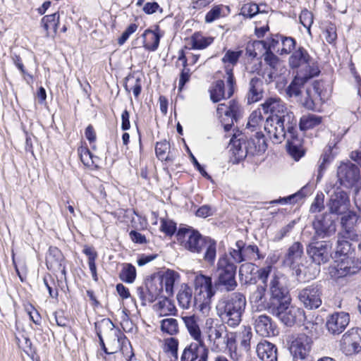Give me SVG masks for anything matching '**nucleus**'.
<instances>
[{
    "instance_id": "nucleus-47",
    "label": "nucleus",
    "mask_w": 361,
    "mask_h": 361,
    "mask_svg": "<svg viewBox=\"0 0 361 361\" xmlns=\"http://www.w3.org/2000/svg\"><path fill=\"white\" fill-rule=\"evenodd\" d=\"M322 122L321 116L315 114H308L301 117L300 121V128L302 130L312 128Z\"/></svg>"
},
{
    "instance_id": "nucleus-25",
    "label": "nucleus",
    "mask_w": 361,
    "mask_h": 361,
    "mask_svg": "<svg viewBox=\"0 0 361 361\" xmlns=\"http://www.w3.org/2000/svg\"><path fill=\"white\" fill-rule=\"evenodd\" d=\"M255 329L257 334L263 337H269L277 334L276 326L272 322L271 319L265 314L256 317Z\"/></svg>"
},
{
    "instance_id": "nucleus-5",
    "label": "nucleus",
    "mask_w": 361,
    "mask_h": 361,
    "mask_svg": "<svg viewBox=\"0 0 361 361\" xmlns=\"http://www.w3.org/2000/svg\"><path fill=\"white\" fill-rule=\"evenodd\" d=\"M288 63L295 75L301 71L309 77H316L320 73L317 64L303 47H299L292 53Z\"/></svg>"
},
{
    "instance_id": "nucleus-59",
    "label": "nucleus",
    "mask_w": 361,
    "mask_h": 361,
    "mask_svg": "<svg viewBox=\"0 0 361 361\" xmlns=\"http://www.w3.org/2000/svg\"><path fill=\"white\" fill-rule=\"evenodd\" d=\"M160 231L166 235L172 236L176 231V224L171 220L161 219Z\"/></svg>"
},
{
    "instance_id": "nucleus-52",
    "label": "nucleus",
    "mask_w": 361,
    "mask_h": 361,
    "mask_svg": "<svg viewBox=\"0 0 361 361\" xmlns=\"http://www.w3.org/2000/svg\"><path fill=\"white\" fill-rule=\"evenodd\" d=\"M334 159L332 154V149L329 147L324 151L319 161L317 180H319L323 176V172L326 169V164H329Z\"/></svg>"
},
{
    "instance_id": "nucleus-34",
    "label": "nucleus",
    "mask_w": 361,
    "mask_h": 361,
    "mask_svg": "<svg viewBox=\"0 0 361 361\" xmlns=\"http://www.w3.org/2000/svg\"><path fill=\"white\" fill-rule=\"evenodd\" d=\"M262 86L263 82L262 79L257 77L251 78L247 93L248 103L257 102L262 99L263 95Z\"/></svg>"
},
{
    "instance_id": "nucleus-46",
    "label": "nucleus",
    "mask_w": 361,
    "mask_h": 361,
    "mask_svg": "<svg viewBox=\"0 0 361 361\" xmlns=\"http://www.w3.org/2000/svg\"><path fill=\"white\" fill-rule=\"evenodd\" d=\"M124 87L127 92L133 91L135 97L137 98L142 90V80L130 75L126 78Z\"/></svg>"
},
{
    "instance_id": "nucleus-18",
    "label": "nucleus",
    "mask_w": 361,
    "mask_h": 361,
    "mask_svg": "<svg viewBox=\"0 0 361 361\" xmlns=\"http://www.w3.org/2000/svg\"><path fill=\"white\" fill-rule=\"evenodd\" d=\"M311 345V338L302 334L293 339L289 350L293 359L305 360L310 352Z\"/></svg>"
},
{
    "instance_id": "nucleus-54",
    "label": "nucleus",
    "mask_w": 361,
    "mask_h": 361,
    "mask_svg": "<svg viewBox=\"0 0 361 361\" xmlns=\"http://www.w3.org/2000/svg\"><path fill=\"white\" fill-rule=\"evenodd\" d=\"M243 253L244 260H256L262 258L259 252L258 247L255 245H246L243 242Z\"/></svg>"
},
{
    "instance_id": "nucleus-27",
    "label": "nucleus",
    "mask_w": 361,
    "mask_h": 361,
    "mask_svg": "<svg viewBox=\"0 0 361 361\" xmlns=\"http://www.w3.org/2000/svg\"><path fill=\"white\" fill-rule=\"evenodd\" d=\"M162 286L165 290L166 295L171 296L174 293V287L180 282V276L179 273L174 270L167 269L158 276Z\"/></svg>"
},
{
    "instance_id": "nucleus-7",
    "label": "nucleus",
    "mask_w": 361,
    "mask_h": 361,
    "mask_svg": "<svg viewBox=\"0 0 361 361\" xmlns=\"http://www.w3.org/2000/svg\"><path fill=\"white\" fill-rule=\"evenodd\" d=\"M193 286L195 294L199 300V308L202 310L211 303L212 299L216 293L212 277L201 273H196L193 280Z\"/></svg>"
},
{
    "instance_id": "nucleus-36",
    "label": "nucleus",
    "mask_w": 361,
    "mask_h": 361,
    "mask_svg": "<svg viewBox=\"0 0 361 361\" xmlns=\"http://www.w3.org/2000/svg\"><path fill=\"white\" fill-rule=\"evenodd\" d=\"M183 66V69L180 74V78L178 81V90L181 91L187 82L190 78V71L187 68V59L185 52L183 49L179 50L178 60L176 62V66Z\"/></svg>"
},
{
    "instance_id": "nucleus-35",
    "label": "nucleus",
    "mask_w": 361,
    "mask_h": 361,
    "mask_svg": "<svg viewBox=\"0 0 361 361\" xmlns=\"http://www.w3.org/2000/svg\"><path fill=\"white\" fill-rule=\"evenodd\" d=\"M247 142L252 156L264 152L267 147L264 135L261 132H256L255 137Z\"/></svg>"
},
{
    "instance_id": "nucleus-63",
    "label": "nucleus",
    "mask_w": 361,
    "mask_h": 361,
    "mask_svg": "<svg viewBox=\"0 0 361 361\" xmlns=\"http://www.w3.org/2000/svg\"><path fill=\"white\" fill-rule=\"evenodd\" d=\"M78 153L84 164L90 165V164H94L93 156L87 147H80L78 149Z\"/></svg>"
},
{
    "instance_id": "nucleus-10",
    "label": "nucleus",
    "mask_w": 361,
    "mask_h": 361,
    "mask_svg": "<svg viewBox=\"0 0 361 361\" xmlns=\"http://www.w3.org/2000/svg\"><path fill=\"white\" fill-rule=\"evenodd\" d=\"M341 349L345 355H352L361 351V329L353 328L345 333L341 341Z\"/></svg>"
},
{
    "instance_id": "nucleus-55",
    "label": "nucleus",
    "mask_w": 361,
    "mask_h": 361,
    "mask_svg": "<svg viewBox=\"0 0 361 361\" xmlns=\"http://www.w3.org/2000/svg\"><path fill=\"white\" fill-rule=\"evenodd\" d=\"M281 39L282 35H275L267 39L264 42V46L267 51L276 52L280 54Z\"/></svg>"
},
{
    "instance_id": "nucleus-58",
    "label": "nucleus",
    "mask_w": 361,
    "mask_h": 361,
    "mask_svg": "<svg viewBox=\"0 0 361 361\" xmlns=\"http://www.w3.org/2000/svg\"><path fill=\"white\" fill-rule=\"evenodd\" d=\"M281 45L282 47L281 48L280 54H288L294 49L295 41L293 37L282 35Z\"/></svg>"
},
{
    "instance_id": "nucleus-43",
    "label": "nucleus",
    "mask_w": 361,
    "mask_h": 361,
    "mask_svg": "<svg viewBox=\"0 0 361 361\" xmlns=\"http://www.w3.org/2000/svg\"><path fill=\"white\" fill-rule=\"evenodd\" d=\"M148 291L151 298V300L154 302L157 298H161L166 295L165 290L158 277L154 278L147 282Z\"/></svg>"
},
{
    "instance_id": "nucleus-41",
    "label": "nucleus",
    "mask_w": 361,
    "mask_h": 361,
    "mask_svg": "<svg viewBox=\"0 0 361 361\" xmlns=\"http://www.w3.org/2000/svg\"><path fill=\"white\" fill-rule=\"evenodd\" d=\"M155 152L157 158L161 161L170 162L174 160V156L171 152L170 143L166 140L157 142Z\"/></svg>"
},
{
    "instance_id": "nucleus-60",
    "label": "nucleus",
    "mask_w": 361,
    "mask_h": 361,
    "mask_svg": "<svg viewBox=\"0 0 361 361\" xmlns=\"http://www.w3.org/2000/svg\"><path fill=\"white\" fill-rule=\"evenodd\" d=\"M223 5L214 6L210 11H209L205 16V22L211 23L216 20L220 18L223 9Z\"/></svg>"
},
{
    "instance_id": "nucleus-42",
    "label": "nucleus",
    "mask_w": 361,
    "mask_h": 361,
    "mask_svg": "<svg viewBox=\"0 0 361 361\" xmlns=\"http://www.w3.org/2000/svg\"><path fill=\"white\" fill-rule=\"evenodd\" d=\"M226 327L224 325H216L214 329H210L207 331L208 341L211 345L212 350H219V340L222 338L223 332L225 331Z\"/></svg>"
},
{
    "instance_id": "nucleus-14",
    "label": "nucleus",
    "mask_w": 361,
    "mask_h": 361,
    "mask_svg": "<svg viewBox=\"0 0 361 361\" xmlns=\"http://www.w3.org/2000/svg\"><path fill=\"white\" fill-rule=\"evenodd\" d=\"M102 324L109 329V336L117 340L120 350L124 357L128 361H130L134 356V353L131 344L125 334L119 329L115 328L114 324L110 319L104 320Z\"/></svg>"
},
{
    "instance_id": "nucleus-22",
    "label": "nucleus",
    "mask_w": 361,
    "mask_h": 361,
    "mask_svg": "<svg viewBox=\"0 0 361 361\" xmlns=\"http://www.w3.org/2000/svg\"><path fill=\"white\" fill-rule=\"evenodd\" d=\"M231 159L234 164H237L244 159L247 155H250L247 142L243 137L237 139L234 135L229 144Z\"/></svg>"
},
{
    "instance_id": "nucleus-6",
    "label": "nucleus",
    "mask_w": 361,
    "mask_h": 361,
    "mask_svg": "<svg viewBox=\"0 0 361 361\" xmlns=\"http://www.w3.org/2000/svg\"><path fill=\"white\" fill-rule=\"evenodd\" d=\"M271 312L284 324L289 326L295 324H303L306 319L304 310L291 305V300L274 305Z\"/></svg>"
},
{
    "instance_id": "nucleus-23",
    "label": "nucleus",
    "mask_w": 361,
    "mask_h": 361,
    "mask_svg": "<svg viewBox=\"0 0 361 361\" xmlns=\"http://www.w3.org/2000/svg\"><path fill=\"white\" fill-rule=\"evenodd\" d=\"M179 307L183 310H189L193 307H199V300L196 295H193L192 288L186 283L181 284L176 295Z\"/></svg>"
},
{
    "instance_id": "nucleus-20",
    "label": "nucleus",
    "mask_w": 361,
    "mask_h": 361,
    "mask_svg": "<svg viewBox=\"0 0 361 361\" xmlns=\"http://www.w3.org/2000/svg\"><path fill=\"white\" fill-rule=\"evenodd\" d=\"M208 349L204 341L191 343L187 346L180 357V361H207Z\"/></svg>"
},
{
    "instance_id": "nucleus-2",
    "label": "nucleus",
    "mask_w": 361,
    "mask_h": 361,
    "mask_svg": "<svg viewBox=\"0 0 361 361\" xmlns=\"http://www.w3.org/2000/svg\"><path fill=\"white\" fill-rule=\"evenodd\" d=\"M246 306L245 295L234 292L224 295L216 305V310L220 317L231 327L238 326Z\"/></svg>"
},
{
    "instance_id": "nucleus-29",
    "label": "nucleus",
    "mask_w": 361,
    "mask_h": 361,
    "mask_svg": "<svg viewBox=\"0 0 361 361\" xmlns=\"http://www.w3.org/2000/svg\"><path fill=\"white\" fill-rule=\"evenodd\" d=\"M256 352L258 357L262 361H276L277 349L276 346L267 341L257 344Z\"/></svg>"
},
{
    "instance_id": "nucleus-39",
    "label": "nucleus",
    "mask_w": 361,
    "mask_h": 361,
    "mask_svg": "<svg viewBox=\"0 0 361 361\" xmlns=\"http://www.w3.org/2000/svg\"><path fill=\"white\" fill-rule=\"evenodd\" d=\"M357 238H348L345 233L340 232L338 234L336 255L338 256L351 255V240H355Z\"/></svg>"
},
{
    "instance_id": "nucleus-38",
    "label": "nucleus",
    "mask_w": 361,
    "mask_h": 361,
    "mask_svg": "<svg viewBox=\"0 0 361 361\" xmlns=\"http://www.w3.org/2000/svg\"><path fill=\"white\" fill-rule=\"evenodd\" d=\"M293 135H290L287 138V150L288 153L295 159L298 160L303 156L301 149V140L297 135V129L293 132Z\"/></svg>"
},
{
    "instance_id": "nucleus-17",
    "label": "nucleus",
    "mask_w": 361,
    "mask_h": 361,
    "mask_svg": "<svg viewBox=\"0 0 361 361\" xmlns=\"http://www.w3.org/2000/svg\"><path fill=\"white\" fill-rule=\"evenodd\" d=\"M265 114H270L267 118H281L288 114H293L286 107V104L278 97H270L261 104Z\"/></svg>"
},
{
    "instance_id": "nucleus-50",
    "label": "nucleus",
    "mask_w": 361,
    "mask_h": 361,
    "mask_svg": "<svg viewBox=\"0 0 361 361\" xmlns=\"http://www.w3.org/2000/svg\"><path fill=\"white\" fill-rule=\"evenodd\" d=\"M120 279L127 283H132L136 278V269L131 264H124L119 273Z\"/></svg>"
},
{
    "instance_id": "nucleus-4",
    "label": "nucleus",
    "mask_w": 361,
    "mask_h": 361,
    "mask_svg": "<svg viewBox=\"0 0 361 361\" xmlns=\"http://www.w3.org/2000/svg\"><path fill=\"white\" fill-rule=\"evenodd\" d=\"M237 266L231 262L228 255H222L216 266V284L227 291H233L238 286L235 280Z\"/></svg>"
},
{
    "instance_id": "nucleus-37",
    "label": "nucleus",
    "mask_w": 361,
    "mask_h": 361,
    "mask_svg": "<svg viewBox=\"0 0 361 361\" xmlns=\"http://www.w3.org/2000/svg\"><path fill=\"white\" fill-rule=\"evenodd\" d=\"M357 221V216L355 212H349L341 217L342 231L348 238H357L354 226Z\"/></svg>"
},
{
    "instance_id": "nucleus-28",
    "label": "nucleus",
    "mask_w": 361,
    "mask_h": 361,
    "mask_svg": "<svg viewBox=\"0 0 361 361\" xmlns=\"http://www.w3.org/2000/svg\"><path fill=\"white\" fill-rule=\"evenodd\" d=\"M313 77H309L301 71L295 74L293 80L286 89V93L288 97H298L301 94V89L305 84Z\"/></svg>"
},
{
    "instance_id": "nucleus-12",
    "label": "nucleus",
    "mask_w": 361,
    "mask_h": 361,
    "mask_svg": "<svg viewBox=\"0 0 361 361\" xmlns=\"http://www.w3.org/2000/svg\"><path fill=\"white\" fill-rule=\"evenodd\" d=\"M298 299L304 307L308 310L319 307L322 303V290L318 285L312 284L300 290Z\"/></svg>"
},
{
    "instance_id": "nucleus-62",
    "label": "nucleus",
    "mask_w": 361,
    "mask_h": 361,
    "mask_svg": "<svg viewBox=\"0 0 361 361\" xmlns=\"http://www.w3.org/2000/svg\"><path fill=\"white\" fill-rule=\"evenodd\" d=\"M300 23L310 32V27L313 23V14L307 9L302 10L299 16Z\"/></svg>"
},
{
    "instance_id": "nucleus-9",
    "label": "nucleus",
    "mask_w": 361,
    "mask_h": 361,
    "mask_svg": "<svg viewBox=\"0 0 361 361\" xmlns=\"http://www.w3.org/2000/svg\"><path fill=\"white\" fill-rule=\"evenodd\" d=\"M270 300L273 304H281L291 300L289 291L286 286V278L283 274H274L269 283Z\"/></svg>"
},
{
    "instance_id": "nucleus-32",
    "label": "nucleus",
    "mask_w": 361,
    "mask_h": 361,
    "mask_svg": "<svg viewBox=\"0 0 361 361\" xmlns=\"http://www.w3.org/2000/svg\"><path fill=\"white\" fill-rule=\"evenodd\" d=\"M238 112L239 104L234 100L230 101L228 105L224 103L219 104L216 109L218 116L222 119L221 122L226 119L223 118L224 116H225L227 120H231L233 122L234 120H236Z\"/></svg>"
},
{
    "instance_id": "nucleus-49",
    "label": "nucleus",
    "mask_w": 361,
    "mask_h": 361,
    "mask_svg": "<svg viewBox=\"0 0 361 361\" xmlns=\"http://www.w3.org/2000/svg\"><path fill=\"white\" fill-rule=\"evenodd\" d=\"M161 330L163 333L170 336L176 335L178 333V322L174 318L164 319L160 322Z\"/></svg>"
},
{
    "instance_id": "nucleus-53",
    "label": "nucleus",
    "mask_w": 361,
    "mask_h": 361,
    "mask_svg": "<svg viewBox=\"0 0 361 361\" xmlns=\"http://www.w3.org/2000/svg\"><path fill=\"white\" fill-rule=\"evenodd\" d=\"M242 53V51L227 50L221 59L223 63L225 65V69L226 70V67L228 66L233 70V67L237 64Z\"/></svg>"
},
{
    "instance_id": "nucleus-1",
    "label": "nucleus",
    "mask_w": 361,
    "mask_h": 361,
    "mask_svg": "<svg viewBox=\"0 0 361 361\" xmlns=\"http://www.w3.org/2000/svg\"><path fill=\"white\" fill-rule=\"evenodd\" d=\"M177 240L185 250L197 254L203 253V259L210 264L216 256V243L209 237H203L197 231L180 228L176 234Z\"/></svg>"
},
{
    "instance_id": "nucleus-13",
    "label": "nucleus",
    "mask_w": 361,
    "mask_h": 361,
    "mask_svg": "<svg viewBox=\"0 0 361 361\" xmlns=\"http://www.w3.org/2000/svg\"><path fill=\"white\" fill-rule=\"evenodd\" d=\"M350 205L349 197L345 191L341 188H336L330 195L327 207L329 214L340 215L348 210Z\"/></svg>"
},
{
    "instance_id": "nucleus-57",
    "label": "nucleus",
    "mask_w": 361,
    "mask_h": 361,
    "mask_svg": "<svg viewBox=\"0 0 361 361\" xmlns=\"http://www.w3.org/2000/svg\"><path fill=\"white\" fill-rule=\"evenodd\" d=\"M243 241L238 240L235 243V247L229 250V258L231 257L234 263H240L244 262V256L243 253Z\"/></svg>"
},
{
    "instance_id": "nucleus-30",
    "label": "nucleus",
    "mask_w": 361,
    "mask_h": 361,
    "mask_svg": "<svg viewBox=\"0 0 361 361\" xmlns=\"http://www.w3.org/2000/svg\"><path fill=\"white\" fill-rule=\"evenodd\" d=\"M183 323L190 334L195 341H203L200 326V319L195 314L182 317Z\"/></svg>"
},
{
    "instance_id": "nucleus-15",
    "label": "nucleus",
    "mask_w": 361,
    "mask_h": 361,
    "mask_svg": "<svg viewBox=\"0 0 361 361\" xmlns=\"http://www.w3.org/2000/svg\"><path fill=\"white\" fill-rule=\"evenodd\" d=\"M331 248V245L327 241L313 242L307 247V253L312 262L319 265L329 261Z\"/></svg>"
},
{
    "instance_id": "nucleus-3",
    "label": "nucleus",
    "mask_w": 361,
    "mask_h": 361,
    "mask_svg": "<svg viewBox=\"0 0 361 361\" xmlns=\"http://www.w3.org/2000/svg\"><path fill=\"white\" fill-rule=\"evenodd\" d=\"M264 130L274 143H281L297 129V119L293 114H288L281 118H267Z\"/></svg>"
},
{
    "instance_id": "nucleus-56",
    "label": "nucleus",
    "mask_w": 361,
    "mask_h": 361,
    "mask_svg": "<svg viewBox=\"0 0 361 361\" xmlns=\"http://www.w3.org/2000/svg\"><path fill=\"white\" fill-rule=\"evenodd\" d=\"M238 334V339L240 341V345L245 349L248 350L250 345V340L252 338L251 328L249 326H243Z\"/></svg>"
},
{
    "instance_id": "nucleus-51",
    "label": "nucleus",
    "mask_w": 361,
    "mask_h": 361,
    "mask_svg": "<svg viewBox=\"0 0 361 361\" xmlns=\"http://www.w3.org/2000/svg\"><path fill=\"white\" fill-rule=\"evenodd\" d=\"M263 120L261 110L256 109L250 115L246 128L252 132L257 131L263 123Z\"/></svg>"
},
{
    "instance_id": "nucleus-16",
    "label": "nucleus",
    "mask_w": 361,
    "mask_h": 361,
    "mask_svg": "<svg viewBox=\"0 0 361 361\" xmlns=\"http://www.w3.org/2000/svg\"><path fill=\"white\" fill-rule=\"evenodd\" d=\"M337 176L341 185L347 187L354 185L360 178V170L355 164L343 162L338 167Z\"/></svg>"
},
{
    "instance_id": "nucleus-31",
    "label": "nucleus",
    "mask_w": 361,
    "mask_h": 361,
    "mask_svg": "<svg viewBox=\"0 0 361 361\" xmlns=\"http://www.w3.org/2000/svg\"><path fill=\"white\" fill-rule=\"evenodd\" d=\"M303 255V246L299 242L294 243L288 249L283 259L284 266H294L298 263H301L302 257Z\"/></svg>"
},
{
    "instance_id": "nucleus-33",
    "label": "nucleus",
    "mask_w": 361,
    "mask_h": 361,
    "mask_svg": "<svg viewBox=\"0 0 361 361\" xmlns=\"http://www.w3.org/2000/svg\"><path fill=\"white\" fill-rule=\"evenodd\" d=\"M169 297L167 295H164L154 305V310L159 317L176 315L177 312V309L173 302Z\"/></svg>"
},
{
    "instance_id": "nucleus-64",
    "label": "nucleus",
    "mask_w": 361,
    "mask_h": 361,
    "mask_svg": "<svg viewBox=\"0 0 361 361\" xmlns=\"http://www.w3.org/2000/svg\"><path fill=\"white\" fill-rule=\"evenodd\" d=\"M259 11V6L256 4H246L242 8L243 15L245 16L252 18Z\"/></svg>"
},
{
    "instance_id": "nucleus-26",
    "label": "nucleus",
    "mask_w": 361,
    "mask_h": 361,
    "mask_svg": "<svg viewBox=\"0 0 361 361\" xmlns=\"http://www.w3.org/2000/svg\"><path fill=\"white\" fill-rule=\"evenodd\" d=\"M64 257L59 249L56 247H50L46 257V264L51 271H61L65 273L63 265Z\"/></svg>"
},
{
    "instance_id": "nucleus-40",
    "label": "nucleus",
    "mask_w": 361,
    "mask_h": 361,
    "mask_svg": "<svg viewBox=\"0 0 361 361\" xmlns=\"http://www.w3.org/2000/svg\"><path fill=\"white\" fill-rule=\"evenodd\" d=\"M143 38V47L145 49L154 51L157 49L159 44L160 36L153 30L147 29L142 35Z\"/></svg>"
},
{
    "instance_id": "nucleus-19",
    "label": "nucleus",
    "mask_w": 361,
    "mask_h": 361,
    "mask_svg": "<svg viewBox=\"0 0 361 361\" xmlns=\"http://www.w3.org/2000/svg\"><path fill=\"white\" fill-rule=\"evenodd\" d=\"M335 262L334 269L338 277L356 274L361 269V262L355 261L351 255L338 256Z\"/></svg>"
},
{
    "instance_id": "nucleus-21",
    "label": "nucleus",
    "mask_w": 361,
    "mask_h": 361,
    "mask_svg": "<svg viewBox=\"0 0 361 361\" xmlns=\"http://www.w3.org/2000/svg\"><path fill=\"white\" fill-rule=\"evenodd\" d=\"M349 322L350 316L348 313L335 312L328 317L326 326L331 334H339L344 331Z\"/></svg>"
},
{
    "instance_id": "nucleus-61",
    "label": "nucleus",
    "mask_w": 361,
    "mask_h": 361,
    "mask_svg": "<svg viewBox=\"0 0 361 361\" xmlns=\"http://www.w3.org/2000/svg\"><path fill=\"white\" fill-rule=\"evenodd\" d=\"M136 294L141 301V305L145 306L147 303H152L151 298L148 291V286H138L136 288Z\"/></svg>"
},
{
    "instance_id": "nucleus-48",
    "label": "nucleus",
    "mask_w": 361,
    "mask_h": 361,
    "mask_svg": "<svg viewBox=\"0 0 361 361\" xmlns=\"http://www.w3.org/2000/svg\"><path fill=\"white\" fill-rule=\"evenodd\" d=\"M213 41V37H205L199 32H196L191 38L192 47L194 49H203L209 46Z\"/></svg>"
},
{
    "instance_id": "nucleus-11",
    "label": "nucleus",
    "mask_w": 361,
    "mask_h": 361,
    "mask_svg": "<svg viewBox=\"0 0 361 361\" xmlns=\"http://www.w3.org/2000/svg\"><path fill=\"white\" fill-rule=\"evenodd\" d=\"M315 236L318 238H325L331 236L336 232L335 221L331 214L324 213L317 215L312 222Z\"/></svg>"
},
{
    "instance_id": "nucleus-45",
    "label": "nucleus",
    "mask_w": 361,
    "mask_h": 361,
    "mask_svg": "<svg viewBox=\"0 0 361 361\" xmlns=\"http://www.w3.org/2000/svg\"><path fill=\"white\" fill-rule=\"evenodd\" d=\"M306 190L307 186H304L297 192L287 197H280L277 200H272L270 202V204H287L296 203L307 195L308 192H307Z\"/></svg>"
},
{
    "instance_id": "nucleus-8",
    "label": "nucleus",
    "mask_w": 361,
    "mask_h": 361,
    "mask_svg": "<svg viewBox=\"0 0 361 361\" xmlns=\"http://www.w3.org/2000/svg\"><path fill=\"white\" fill-rule=\"evenodd\" d=\"M226 87L224 82L221 80H216L209 87V92L211 100L219 102L222 99L230 98L234 92L235 79L232 69L226 67Z\"/></svg>"
},
{
    "instance_id": "nucleus-44",
    "label": "nucleus",
    "mask_w": 361,
    "mask_h": 361,
    "mask_svg": "<svg viewBox=\"0 0 361 361\" xmlns=\"http://www.w3.org/2000/svg\"><path fill=\"white\" fill-rule=\"evenodd\" d=\"M60 16L58 12H55L51 15L44 16L41 20V24L45 31L47 35H49V31L52 30L54 34L57 32L58 25L59 23Z\"/></svg>"
},
{
    "instance_id": "nucleus-24",
    "label": "nucleus",
    "mask_w": 361,
    "mask_h": 361,
    "mask_svg": "<svg viewBox=\"0 0 361 361\" xmlns=\"http://www.w3.org/2000/svg\"><path fill=\"white\" fill-rule=\"evenodd\" d=\"M250 301L253 307H256L259 311L268 310L270 312L272 310L274 305L273 302L267 301L266 298V288L264 286H258L255 290H254L250 296Z\"/></svg>"
}]
</instances>
